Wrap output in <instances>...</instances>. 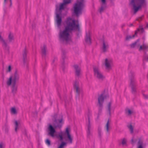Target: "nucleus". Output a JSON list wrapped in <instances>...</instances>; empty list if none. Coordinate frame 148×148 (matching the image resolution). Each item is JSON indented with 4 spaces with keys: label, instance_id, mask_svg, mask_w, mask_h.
Wrapping results in <instances>:
<instances>
[{
    "label": "nucleus",
    "instance_id": "nucleus-6",
    "mask_svg": "<svg viewBox=\"0 0 148 148\" xmlns=\"http://www.w3.org/2000/svg\"><path fill=\"white\" fill-rule=\"evenodd\" d=\"M77 0L73 6L74 13L77 17L81 14L82 11L84 7V0Z\"/></svg>",
    "mask_w": 148,
    "mask_h": 148
},
{
    "label": "nucleus",
    "instance_id": "nucleus-17",
    "mask_svg": "<svg viewBox=\"0 0 148 148\" xmlns=\"http://www.w3.org/2000/svg\"><path fill=\"white\" fill-rule=\"evenodd\" d=\"M85 40L86 42L88 44H90L91 43L90 33L89 32L88 33H86Z\"/></svg>",
    "mask_w": 148,
    "mask_h": 148
},
{
    "label": "nucleus",
    "instance_id": "nucleus-25",
    "mask_svg": "<svg viewBox=\"0 0 148 148\" xmlns=\"http://www.w3.org/2000/svg\"><path fill=\"white\" fill-rule=\"evenodd\" d=\"M106 7V5H101V8L99 9V12L101 13L105 9Z\"/></svg>",
    "mask_w": 148,
    "mask_h": 148
},
{
    "label": "nucleus",
    "instance_id": "nucleus-42",
    "mask_svg": "<svg viewBox=\"0 0 148 148\" xmlns=\"http://www.w3.org/2000/svg\"><path fill=\"white\" fill-rule=\"evenodd\" d=\"M143 95L145 99H148V95H146L144 94H143Z\"/></svg>",
    "mask_w": 148,
    "mask_h": 148
},
{
    "label": "nucleus",
    "instance_id": "nucleus-24",
    "mask_svg": "<svg viewBox=\"0 0 148 148\" xmlns=\"http://www.w3.org/2000/svg\"><path fill=\"white\" fill-rule=\"evenodd\" d=\"M65 133L63 132L60 133L58 136V138H60V140L61 141H62L63 140V136L65 135Z\"/></svg>",
    "mask_w": 148,
    "mask_h": 148
},
{
    "label": "nucleus",
    "instance_id": "nucleus-49",
    "mask_svg": "<svg viewBox=\"0 0 148 148\" xmlns=\"http://www.w3.org/2000/svg\"><path fill=\"white\" fill-rule=\"evenodd\" d=\"M62 70H63V71L64 70V68L63 67L62 68Z\"/></svg>",
    "mask_w": 148,
    "mask_h": 148
},
{
    "label": "nucleus",
    "instance_id": "nucleus-29",
    "mask_svg": "<svg viewBox=\"0 0 148 148\" xmlns=\"http://www.w3.org/2000/svg\"><path fill=\"white\" fill-rule=\"evenodd\" d=\"M138 32H140L141 33H143L144 31V29L143 27H140L139 28L137 29V31H136L135 32V34H136Z\"/></svg>",
    "mask_w": 148,
    "mask_h": 148
},
{
    "label": "nucleus",
    "instance_id": "nucleus-18",
    "mask_svg": "<svg viewBox=\"0 0 148 148\" xmlns=\"http://www.w3.org/2000/svg\"><path fill=\"white\" fill-rule=\"evenodd\" d=\"M110 125L111 123L109 119H108L105 125L106 131L108 133L110 130L111 129Z\"/></svg>",
    "mask_w": 148,
    "mask_h": 148
},
{
    "label": "nucleus",
    "instance_id": "nucleus-37",
    "mask_svg": "<svg viewBox=\"0 0 148 148\" xmlns=\"http://www.w3.org/2000/svg\"><path fill=\"white\" fill-rule=\"evenodd\" d=\"M45 143L48 146H49L51 145L50 141L48 139H47L46 140Z\"/></svg>",
    "mask_w": 148,
    "mask_h": 148
},
{
    "label": "nucleus",
    "instance_id": "nucleus-11",
    "mask_svg": "<svg viewBox=\"0 0 148 148\" xmlns=\"http://www.w3.org/2000/svg\"><path fill=\"white\" fill-rule=\"evenodd\" d=\"M106 96L103 94H101L99 96L98 98V103L99 105L98 114H100L101 112L102 109L103 107V103L104 99Z\"/></svg>",
    "mask_w": 148,
    "mask_h": 148
},
{
    "label": "nucleus",
    "instance_id": "nucleus-2",
    "mask_svg": "<svg viewBox=\"0 0 148 148\" xmlns=\"http://www.w3.org/2000/svg\"><path fill=\"white\" fill-rule=\"evenodd\" d=\"M71 0H63V3L60 4V5L59 11L60 12H58L56 13V18L55 21L58 27L60 28L61 24L62 22V16L61 15V10L64 9V6L66 4L71 3Z\"/></svg>",
    "mask_w": 148,
    "mask_h": 148
},
{
    "label": "nucleus",
    "instance_id": "nucleus-41",
    "mask_svg": "<svg viewBox=\"0 0 148 148\" xmlns=\"http://www.w3.org/2000/svg\"><path fill=\"white\" fill-rule=\"evenodd\" d=\"M66 134L67 135H68L69 134H70L69 133V129L67 128H66Z\"/></svg>",
    "mask_w": 148,
    "mask_h": 148
},
{
    "label": "nucleus",
    "instance_id": "nucleus-33",
    "mask_svg": "<svg viewBox=\"0 0 148 148\" xmlns=\"http://www.w3.org/2000/svg\"><path fill=\"white\" fill-rule=\"evenodd\" d=\"M143 61H148V55L145 54L144 56Z\"/></svg>",
    "mask_w": 148,
    "mask_h": 148
},
{
    "label": "nucleus",
    "instance_id": "nucleus-10",
    "mask_svg": "<svg viewBox=\"0 0 148 148\" xmlns=\"http://www.w3.org/2000/svg\"><path fill=\"white\" fill-rule=\"evenodd\" d=\"M103 64L106 70L108 71L112 69L113 66L112 61L110 58H106L105 59Z\"/></svg>",
    "mask_w": 148,
    "mask_h": 148
},
{
    "label": "nucleus",
    "instance_id": "nucleus-43",
    "mask_svg": "<svg viewBox=\"0 0 148 148\" xmlns=\"http://www.w3.org/2000/svg\"><path fill=\"white\" fill-rule=\"evenodd\" d=\"M102 3V5H106V0H101Z\"/></svg>",
    "mask_w": 148,
    "mask_h": 148
},
{
    "label": "nucleus",
    "instance_id": "nucleus-21",
    "mask_svg": "<svg viewBox=\"0 0 148 148\" xmlns=\"http://www.w3.org/2000/svg\"><path fill=\"white\" fill-rule=\"evenodd\" d=\"M143 141L142 140L139 139L138 143V148H143Z\"/></svg>",
    "mask_w": 148,
    "mask_h": 148
},
{
    "label": "nucleus",
    "instance_id": "nucleus-46",
    "mask_svg": "<svg viewBox=\"0 0 148 148\" xmlns=\"http://www.w3.org/2000/svg\"><path fill=\"white\" fill-rule=\"evenodd\" d=\"M6 0H4V3L6 2ZM10 6H11L12 4V0H10Z\"/></svg>",
    "mask_w": 148,
    "mask_h": 148
},
{
    "label": "nucleus",
    "instance_id": "nucleus-23",
    "mask_svg": "<svg viewBox=\"0 0 148 148\" xmlns=\"http://www.w3.org/2000/svg\"><path fill=\"white\" fill-rule=\"evenodd\" d=\"M111 103L110 102L108 105V113L109 116H111Z\"/></svg>",
    "mask_w": 148,
    "mask_h": 148
},
{
    "label": "nucleus",
    "instance_id": "nucleus-15",
    "mask_svg": "<svg viewBox=\"0 0 148 148\" xmlns=\"http://www.w3.org/2000/svg\"><path fill=\"white\" fill-rule=\"evenodd\" d=\"M74 67L75 70V74L76 76L79 77L81 74V70L80 68L77 65H74Z\"/></svg>",
    "mask_w": 148,
    "mask_h": 148
},
{
    "label": "nucleus",
    "instance_id": "nucleus-45",
    "mask_svg": "<svg viewBox=\"0 0 148 148\" xmlns=\"http://www.w3.org/2000/svg\"><path fill=\"white\" fill-rule=\"evenodd\" d=\"M141 19H142V17H140L139 18H137L136 20L137 21H141Z\"/></svg>",
    "mask_w": 148,
    "mask_h": 148
},
{
    "label": "nucleus",
    "instance_id": "nucleus-32",
    "mask_svg": "<svg viewBox=\"0 0 148 148\" xmlns=\"http://www.w3.org/2000/svg\"><path fill=\"white\" fill-rule=\"evenodd\" d=\"M11 112L14 114H16L17 113L16 110L14 108H11Z\"/></svg>",
    "mask_w": 148,
    "mask_h": 148
},
{
    "label": "nucleus",
    "instance_id": "nucleus-3",
    "mask_svg": "<svg viewBox=\"0 0 148 148\" xmlns=\"http://www.w3.org/2000/svg\"><path fill=\"white\" fill-rule=\"evenodd\" d=\"M19 73L16 71L14 75L10 76L7 82L8 85H11L12 91L13 93H16L17 91V86L16 85V82L19 79Z\"/></svg>",
    "mask_w": 148,
    "mask_h": 148
},
{
    "label": "nucleus",
    "instance_id": "nucleus-47",
    "mask_svg": "<svg viewBox=\"0 0 148 148\" xmlns=\"http://www.w3.org/2000/svg\"><path fill=\"white\" fill-rule=\"evenodd\" d=\"M131 143L132 144H133L135 143V141L134 140L133 138L131 140Z\"/></svg>",
    "mask_w": 148,
    "mask_h": 148
},
{
    "label": "nucleus",
    "instance_id": "nucleus-8",
    "mask_svg": "<svg viewBox=\"0 0 148 148\" xmlns=\"http://www.w3.org/2000/svg\"><path fill=\"white\" fill-rule=\"evenodd\" d=\"M134 75L135 73L133 72H131L129 74L130 77V86L131 88L132 92L134 94H136V82L134 79Z\"/></svg>",
    "mask_w": 148,
    "mask_h": 148
},
{
    "label": "nucleus",
    "instance_id": "nucleus-12",
    "mask_svg": "<svg viewBox=\"0 0 148 148\" xmlns=\"http://www.w3.org/2000/svg\"><path fill=\"white\" fill-rule=\"evenodd\" d=\"M74 89L75 90L77 93L79 95L82 92V90L79 81L76 80L73 83Z\"/></svg>",
    "mask_w": 148,
    "mask_h": 148
},
{
    "label": "nucleus",
    "instance_id": "nucleus-22",
    "mask_svg": "<svg viewBox=\"0 0 148 148\" xmlns=\"http://www.w3.org/2000/svg\"><path fill=\"white\" fill-rule=\"evenodd\" d=\"M148 48V46H147L146 45L143 44L142 45H141L140 46L139 50V51H140L142 50H146Z\"/></svg>",
    "mask_w": 148,
    "mask_h": 148
},
{
    "label": "nucleus",
    "instance_id": "nucleus-35",
    "mask_svg": "<svg viewBox=\"0 0 148 148\" xmlns=\"http://www.w3.org/2000/svg\"><path fill=\"white\" fill-rule=\"evenodd\" d=\"M126 140L125 138H123L122 141V144L123 145H125L126 144Z\"/></svg>",
    "mask_w": 148,
    "mask_h": 148
},
{
    "label": "nucleus",
    "instance_id": "nucleus-14",
    "mask_svg": "<svg viewBox=\"0 0 148 148\" xmlns=\"http://www.w3.org/2000/svg\"><path fill=\"white\" fill-rule=\"evenodd\" d=\"M109 45L108 42L106 41L103 40L101 47L102 51L103 52H105L107 51Z\"/></svg>",
    "mask_w": 148,
    "mask_h": 148
},
{
    "label": "nucleus",
    "instance_id": "nucleus-7",
    "mask_svg": "<svg viewBox=\"0 0 148 148\" xmlns=\"http://www.w3.org/2000/svg\"><path fill=\"white\" fill-rule=\"evenodd\" d=\"M87 118L88 119V122L86 123L87 127V136L90 138L92 132L93 130V127L90 123V118L92 116V112L90 110H88L87 114Z\"/></svg>",
    "mask_w": 148,
    "mask_h": 148
},
{
    "label": "nucleus",
    "instance_id": "nucleus-1",
    "mask_svg": "<svg viewBox=\"0 0 148 148\" xmlns=\"http://www.w3.org/2000/svg\"><path fill=\"white\" fill-rule=\"evenodd\" d=\"M64 23L66 26L63 30L62 31L61 28H59L60 29L59 37L61 41L68 42L71 40L69 32L74 30L79 31V24H76L75 20L71 17L67 18Z\"/></svg>",
    "mask_w": 148,
    "mask_h": 148
},
{
    "label": "nucleus",
    "instance_id": "nucleus-34",
    "mask_svg": "<svg viewBox=\"0 0 148 148\" xmlns=\"http://www.w3.org/2000/svg\"><path fill=\"white\" fill-rule=\"evenodd\" d=\"M15 131L16 132L17 131V129L18 128V123L17 121H15Z\"/></svg>",
    "mask_w": 148,
    "mask_h": 148
},
{
    "label": "nucleus",
    "instance_id": "nucleus-31",
    "mask_svg": "<svg viewBox=\"0 0 148 148\" xmlns=\"http://www.w3.org/2000/svg\"><path fill=\"white\" fill-rule=\"evenodd\" d=\"M66 145V143L65 142H62L59 146L57 148H64V147Z\"/></svg>",
    "mask_w": 148,
    "mask_h": 148
},
{
    "label": "nucleus",
    "instance_id": "nucleus-13",
    "mask_svg": "<svg viewBox=\"0 0 148 148\" xmlns=\"http://www.w3.org/2000/svg\"><path fill=\"white\" fill-rule=\"evenodd\" d=\"M0 42L2 43L4 49L8 51L9 48V47L7 45L6 42L1 36V34H0Z\"/></svg>",
    "mask_w": 148,
    "mask_h": 148
},
{
    "label": "nucleus",
    "instance_id": "nucleus-9",
    "mask_svg": "<svg viewBox=\"0 0 148 148\" xmlns=\"http://www.w3.org/2000/svg\"><path fill=\"white\" fill-rule=\"evenodd\" d=\"M93 70L94 75L97 79L103 81L105 79V76L103 75L98 67L94 66Z\"/></svg>",
    "mask_w": 148,
    "mask_h": 148
},
{
    "label": "nucleus",
    "instance_id": "nucleus-20",
    "mask_svg": "<svg viewBox=\"0 0 148 148\" xmlns=\"http://www.w3.org/2000/svg\"><path fill=\"white\" fill-rule=\"evenodd\" d=\"M9 42H11L14 41V38L12 34L11 33H10L8 35V37Z\"/></svg>",
    "mask_w": 148,
    "mask_h": 148
},
{
    "label": "nucleus",
    "instance_id": "nucleus-38",
    "mask_svg": "<svg viewBox=\"0 0 148 148\" xmlns=\"http://www.w3.org/2000/svg\"><path fill=\"white\" fill-rule=\"evenodd\" d=\"M66 53L65 52L63 51H62V57L63 60L65 58V55Z\"/></svg>",
    "mask_w": 148,
    "mask_h": 148
},
{
    "label": "nucleus",
    "instance_id": "nucleus-5",
    "mask_svg": "<svg viewBox=\"0 0 148 148\" xmlns=\"http://www.w3.org/2000/svg\"><path fill=\"white\" fill-rule=\"evenodd\" d=\"M130 3L133 6L134 13L135 14L143 6L147 5L146 0H130Z\"/></svg>",
    "mask_w": 148,
    "mask_h": 148
},
{
    "label": "nucleus",
    "instance_id": "nucleus-4",
    "mask_svg": "<svg viewBox=\"0 0 148 148\" xmlns=\"http://www.w3.org/2000/svg\"><path fill=\"white\" fill-rule=\"evenodd\" d=\"M63 119H56L53 121V125L54 127L51 125H49L48 127L49 131V134L52 137L54 136V134L56 132L55 128H60L62 124Z\"/></svg>",
    "mask_w": 148,
    "mask_h": 148
},
{
    "label": "nucleus",
    "instance_id": "nucleus-48",
    "mask_svg": "<svg viewBox=\"0 0 148 148\" xmlns=\"http://www.w3.org/2000/svg\"><path fill=\"white\" fill-rule=\"evenodd\" d=\"M146 27L148 28V24H147L146 26Z\"/></svg>",
    "mask_w": 148,
    "mask_h": 148
},
{
    "label": "nucleus",
    "instance_id": "nucleus-30",
    "mask_svg": "<svg viewBox=\"0 0 148 148\" xmlns=\"http://www.w3.org/2000/svg\"><path fill=\"white\" fill-rule=\"evenodd\" d=\"M67 137L68 138V140H69L70 143H72V138H71L70 134L67 135Z\"/></svg>",
    "mask_w": 148,
    "mask_h": 148
},
{
    "label": "nucleus",
    "instance_id": "nucleus-16",
    "mask_svg": "<svg viewBox=\"0 0 148 148\" xmlns=\"http://www.w3.org/2000/svg\"><path fill=\"white\" fill-rule=\"evenodd\" d=\"M41 52L43 57H45L47 54V47L45 45H44L41 47Z\"/></svg>",
    "mask_w": 148,
    "mask_h": 148
},
{
    "label": "nucleus",
    "instance_id": "nucleus-44",
    "mask_svg": "<svg viewBox=\"0 0 148 148\" xmlns=\"http://www.w3.org/2000/svg\"><path fill=\"white\" fill-rule=\"evenodd\" d=\"M11 66L10 65L9 66L8 68V71L9 72H10L11 71Z\"/></svg>",
    "mask_w": 148,
    "mask_h": 148
},
{
    "label": "nucleus",
    "instance_id": "nucleus-39",
    "mask_svg": "<svg viewBox=\"0 0 148 148\" xmlns=\"http://www.w3.org/2000/svg\"><path fill=\"white\" fill-rule=\"evenodd\" d=\"M5 144L2 142H1L0 143V148H4Z\"/></svg>",
    "mask_w": 148,
    "mask_h": 148
},
{
    "label": "nucleus",
    "instance_id": "nucleus-40",
    "mask_svg": "<svg viewBox=\"0 0 148 148\" xmlns=\"http://www.w3.org/2000/svg\"><path fill=\"white\" fill-rule=\"evenodd\" d=\"M98 134L99 136L100 137H101V129H100L99 128H98Z\"/></svg>",
    "mask_w": 148,
    "mask_h": 148
},
{
    "label": "nucleus",
    "instance_id": "nucleus-26",
    "mask_svg": "<svg viewBox=\"0 0 148 148\" xmlns=\"http://www.w3.org/2000/svg\"><path fill=\"white\" fill-rule=\"evenodd\" d=\"M139 40H137V41L135 42H134L132 44L130 45V46L131 48H134L136 46H137L138 47L139 46V45H137V44Z\"/></svg>",
    "mask_w": 148,
    "mask_h": 148
},
{
    "label": "nucleus",
    "instance_id": "nucleus-19",
    "mask_svg": "<svg viewBox=\"0 0 148 148\" xmlns=\"http://www.w3.org/2000/svg\"><path fill=\"white\" fill-rule=\"evenodd\" d=\"M27 51L26 49H25L23 51V62L24 63H25L26 62L27 58Z\"/></svg>",
    "mask_w": 148,
    "mask_h": 148
},
{
    "label": "nucleus",
    "instance_id": "nucleus-27",
    "mask_svg": "<svg viewBox=\"0 0 148 148\" xmlns=\"http://www.w3.org/2000/svg\"><path fill=\"white\" fill-rule=\"evenodd\" d=\"M127 127L129 129L130 133L131 134L133 133L134 132L133 127L132 125L130 124L127 125Z\"/></svg>",
    "mask_w": 148,
    "mask_h": 148
},
{
    "label": "nucleus",
    "instance_id": "nucleus-28",
    "mask_svg": "<svg viewBox=\"0 0 148 148\" xmlns=\"http://www.w3.org/2000/svg\"><path fill=\"white\" fill-rule=\"evenodd\" d=\"M135 34L134 35H133L132 36H131L130 35H128L127 36H126V38H125V40L127 41H128L130 39H132V38H133L135 36Z\"/></svg>",
    "mask_w": 148,
    "mask_h": 148
},
{
    "label": "nucleus",
    "instance_id": "nucleus-36",
    "mask_svg": "<svg viewBox=\"0 0 148 148\" xmlns=\"http://www.w3.org/2000/svg\"><path fill=\"white\" fill-rule=\"evenodd\" d=\"M132 113V111L130 109H128L126 111L127 114L129 115H131Z\"/></svg>",
    "mask_w": 148,
    "mask_h": 148
}]
</instances>
